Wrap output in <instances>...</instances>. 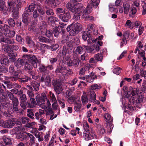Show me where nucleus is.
Segmentation results:
<instances>
[{"instance_id": "1", "label": "nucleus", "mask_w": 146, "mask_h": 146, "mask_svg": "<svg viewBox=\"0 0 146 146\" xmlns=\"http://www.w3.org/2000/svg\"><path fill=\"white\" fill-rule=\"evenodd\" d=\"M100 2V0H91L88 4L86 8L83 11L82 17L86 20H94V17L89 15L93 8H96Z\"/></svg>"}, {"instance_id": "2", "label": "nucleus", "mask_w": 146, "mask_h": 146, "mask_svg": "<svg viewBox=\"0 0 146 146\" xmlns=\"http://www.w3.org/2000/svg\"><path fill=\"white\" fill-rule=\"evenodd\" d=\"M38 12L40 15V18L42 21L46 20L47 16H52L54 14L53 10L52 7L50 8L47 5L42 6L39 3L36 7Z\"/></svg>"}, {"instance_id": "3", "label": "nucleus", "mask_w": 146, "mask_h": 146, "mask_svg": "<svg viewBox=\"0 0 146 146\" xmlns=\"http://www.w3.org/2000/svg\"><path fill=\"white\" fill-rule=\"evenodd\" d=\"M82 26V25L77 22L73 23L67 27L66 31L69 32L70 35L71 36H75L81 31Z\"/></svg>"}, {"instance_id": "4", "label": "nucleus", "mask_w": 146, "mask_h": 146, "mask_svg": "<svg viewBox=\"0 0 146 146\" xmlns=\"http://www.w3.org/2000/svg\"><path fill=\"white\" fill-rule=\"evenodd\" d=\"M73 48L68 42L63 46L62 53L63 57L62 62L66 60L70 59L71 56L70 54L72 53Z\"/></svg>"}, {"instance_id": "5", "label": "nucleus", "mask_w": 146, "mask_h": 146, "mask_svg": "<svg viewBox=\"0 0 146 146\" xmlns=\"http://www.w3.org/2000/svg\"><path fill=\"white\" fill-rule=\"evenodd\" d=\"M22 57L28 60L35 68H37L38 65L40 63V61L34 55L25 54Z\"/></svg>"}, {"instance_id": "6", "label": "nucleus", "mask_w": 146, "mask_h": 146, "mask_svg": "<svg viewBox=\"0 0 146 146\" xmlns=\"http://www.w3.org/2000/svg\"><path fill=\"white\" fill-rule=\"evenodd\" d=\"M8 8L9 11H12L17 8H21L22 4L21 0H8L7 1Z\"/></svg>"}, {"instance_id": "7", "label": "nucleus", "mask_w": 146, "mask_h": 146, "mask_svg": "<svg viewBox=\"0 0 146 146\" xmlns=\"http://www.w3.org/2000/svg\"><path fill=\"white\" fill-rule=\"evenodd\" d=\"M52 84L54 87V90L58 94H60L62 90V83L58 79H54L52 81Z\"/></svg>"}, {"instance_id": "8", "label": "nucleus", "mask_w": 146, "mask_h": 146, "mask_svg": "<svg viewBox=\"0 0 146 146\" xmlns=\"http://www.w3.org/2000/svg\"><path fill=\"white\" fill-rule=\"evenodd\" d=\"M63 62L68 66H72L74 68L77 67L78 66L79 63L80 64L81 63V60L78 58L73 59V60H70V59L66 60Z\"/></svg>"}, {"instance_id": "9", "label": "nucleus", "mask_w": 146, "mask_h": 146, "mask_svg": "<svg viewBox=\"0 0 146 146\" xmlns=\"http://www.w3.org/2000/svg\"><path fill=\"white\" fill-rule=\"evenodd\" d=\"M3 50L4 52L7 53L9 57H13L16 58L17 56V52L12 49L10 47L6 46L5 44H1Z\"/></svg>"}, {"instance_id": "10", "label": "nucleus", "mask_w": 146, "mask_h": 146, "mask_svg": "<svg viewBox=\"0 0 146 146\" xmlns=\"http://www.w3.org/2000/svg\"><path fill=\"white\" fill-rule=\"evenodd\" d=\"M32 15L24 11L22 15V21L23 23L26 26L28 25L31 21Z\"/></svg>"}, {"instance_id": "11", "label": "nucleus", "mask_w": 146, "mask_h": 146, "mask_svg": "<svg viewBox=\"0 0 146 146\" xmlns=\"http://www.w3.org/2000/svg\"><path fill=\"white\" fill-rule=\"evenodd\" d=\"M78 5H79V6H78V5H77L75 6L72 3H68L66 5V7L72 13H75L78 11V10H80L83 8L82 4H78Z\"/></svg>"}, {"instance_id": "12", "label": "nucleus", "mask_w": 146, "mask_h": 146, "mask_svg": "<svg viewBox=\"0 0 146 146\" xmlns=\"http://www.w3.org/2000/svg\"><path fill=\"white\" fill-rule=\"evenodd\" d=\"M10 58H8L7 56H4L2 58L1 60V64L6 66L8 65L9 62H13L16 60L17 59L16 58L12 57H9Z\"/></svg>"}, {"instance_id": "13", "label": "nucleus", "mask_w": 146, "mask_h": 146, "mask_svg": "<svg viewBox=\"0 0 146 146\" xmlns=\"http://www.w3.org/2000/svg\"><path fill=\"white\" fill-rule=\"evenodd\" d=\"M92 31L90 30H88L87 31H83L82 33V38L84 41H86L88 38L87 42L88 43H91L92 41H93L92 38L91 37V33Z\"/></svg>"}, {"instance_id": "14", "label": "nucleus", "mask_w": 146, "mask_h": 146, "mask_svg": "<svg viewBox=\"0 0 146 146\" xmlns=\"http://www.w3.org/2000/svg\"><path fill=\"white\" fill-rule=\"evenodd\" d=\"M48 74H42L40 79L41 82H44L45 84L48 87L51 86V80L50 76Z\"/></svg>"}, {"instance_id": "15", "label": "nucleus", "mask_w": 146, "mask_h": 146, "mask_svg": "<svg viewBox=\"0 0 146 146\" xmlns=\"http://www.w3.org/2000/svg\"><path fill=\"white\" fill-rule=\"evenodd\" d=\"M58 17L62 21L67 22L71 18V16L69 12H65V13L62 15H59Z\"/></svg>"}, {"instance_id": "16", "label": "nucleus", "mask_w": 146, "mask_h": 146, "mask_svg": "<svg viewBox=\"0 0 146 146\" xmlns=\"http://www.w3.org/2000/svg\"><path fill=\"white\" fill-rule=\"evenodd\" d=\"M24 68L25 70L30 75H33L34 74V71L33 70V65L30 63L26 62L25 64Z\"/></svg>"}, {"instance_id": "17", "label": "nucleus", "mask_w": 146, "mask_h": 146, "mask_svg": "<svg viewBox=\"0 0 146 146\" xmlns=\"http://www.w3.org/2000/svg\"><path fill=\"white\" fill-rule=\"evenodd\" d=\"M33 16V20L32 24L33 25H36L38 23V17H39L40 19L41 20L40 18V15L38 12V11H37V8H36V9L33 12V14L32 15V17Z\"/></svg>"}, {"instance_id": "18", "label": "nucleus", "mask_w": 146, "mask_h": 146, "mask_svg": "<svg viewBox=\"0 0 146 146\" xmlns=\"http://www.w3.org/2000/svg\"><path fill=\"white\" fill-rule=\"evenodd\" d=\"M40 72L43 74H49L50 72L46 68V66L43 64L39 63L38 65Z\"/></svg>"}, {"instance_id": "19", "label": "nucleus", "mask_w": 146, "mask_h": 146, "mask_svg": "<svg viewBox=\"0 0 146 146\" xmlns=\"http://www.w3.org/2000/svg\"><path fill=\"white\" fill-rule=\"evenodd\" d=\"M66 67L64 65H60L58 66L55 71L56 74L61 73L62 75H65L66 74Z\"/></svg>"}, {"instance_id": "20", "label": "nucleus", "mask_w": 146, "mask_h": 146, "mask_svg": "<svg viewBox=\"0 0 146 146\" xmlns=\"http://www.w3.org/2000/svg\"><path fill=\"white\" fill-rule=\"evenodd\" d=\"M8 9L5 5V2L3 0H0V11L4 14H6Z\"/></svg>"}, {"instance_id": "21", "label": "nucleus", "mask_w": 146, "mask_h": 146, "mask_svg": "<svg viewBox=\"0 0 146 146\" xmlns=\"http://www.w3.org/2000/svg\"><path fill=\"white\" fill-rule=\"evenodd\" d=\"M137 104L139 103H144L145 101L146 98L143 92H140L139 93L137 94Z\"/></svg>"}, {"instance_id": "22", "label": "nucleus", "mask_w": 146, "mask_h": 146, "mask_svg": "<svg viewBox=\"0 0 146 146\" xmlns=\"http://www.w3.org/2000/svg\"><path fill=\"white\" fill-rule=\"evenodd\" d=\"M35 5L34 3L31 4L28 7L25 8V11L24 12L31 15L33 14V12L35 11Z\"/></svg>"}, {"instance_id": "23", "label": "nucleus", "mask_w": 146, "mask_h": 146, "mask_svg": "<svg viewBox=\"0 0 146 146\" xmlns=\"http://www.w3.org/2000/svg\"><path fill=\"white\" fill-rule=\"evenodd\" d=\"M13 110V108L11 107V108H8L7 110H5L3 112V115L4 116L7 117H11L13 115L12 114L15 112Z\"/></svg>"}, {"instance_id": "24", "label": "nucleus", "mask_w": 146, "mask_h": 146, "mask_svg": "<svg viewBox=\"0 0 146 146\" xmlns=\"http://www.w3.org/2000/svg\"><path fill=\"white\" fill-rule=\"evenodd\" d=\"M88 96L89 101H90L91 102H94L96 101V94H95L94 91H90L88 95Z\"/></svg>"}, {"instance_id": "25", "label": "nucleus", "mask_w": 146, "mask_h": 146, "mask_svg": "<svg viewBox=\"0 0 146 146\" xmlns=\"http://www.w3.org/2000/svg\"><path fill=\"white\" fill-rule=\"evenodd\" d=\"M36 99L37 102L38 104L43 103L45 102V99L47 100L46 95L44 92L42 93L41 94V96L38 98L36 97Z\"/></svg>"}, {"instance_id": "26", "label": "nucleus", "mask_w": 146, "mask_h": 146, "mask_svg": "<svg viewBox=\"0 0 146 146\" xmlns=\"http://www.w3.org/2000/svg\"><path fill=\"white\" fill-rule=\"evenodd\" d=\"M12 108H13L14 110H18V107L19 105V100L17 98L15 97L14 98L12 99Z\"/></svg>"}, {"instance_id": "27", "label": "nucleus", "mask_w": 146, "mask_h": 146, "mask_svg": "<svg viewBox=\"0 0 146 146\" xmlns=\"http://www.w3.org/2000/svg\"><path fill=\"white\" fill-rule=\"evenodd\" d=\"M52 31L53 34L54 36L56 37H58L59 36V33L61 32H63L62 30L60 29L59 28V26L58 25L55 26V27L52 29Z\"/></svg>"}, {"instance_id": "28", "label": "nucleus", "mask_w": 146, "mask_h": 146, "mask_svg": "<svg viewBox=\"0 0 146 146\" xmlns=\"http://www.w3.org/2000/svg\"><path fill=\"white\" fill-rule=\"evenodd\" d=\"M26 43L30 47L33 48L35 46V42L30 36H27L26 37Z\"/></svg>"}, {"instance_id": "29", "label": "nucleus", "mask_w": 146, "mask_h": 146, "mask_svg": "<svg viewBox=\"0 0 146 146\" xmlns=\"http://www.w3.org/2000/svg\"><path fill=\"white\" fill-rule=\"evenodd\" d=\"M80 42L79 39L78 38H74L68 42L73 48L77 45H79Z\"/></svg>"}, {"instance_id": "30", "label": "nucleus", "mask_w": 146, "mask_h": 146, "mask_svg": "<svg viewBox=\"0 0 146 146\" xmlns=\"http://www.w3.org/2000/svg\"><path fill=\"white\" fill-rule=\"evenodd\" d=\"M83 8L80 10L79 9L78 11L74 13L73 19L74 20L77 21L80 19V16L82 15V13L83 11Z\"/></svg>"}, {"instance_id": "31", "label": "nucleus", "mask_w": 146, "mask_h": 146, "mask_svg": "<svg viewBox=\"0 0 146 146\" xmlns=\"http://www.w3.org/2000/svg\"><path fill=\"white\" fill-rule=\"evenodd\" d=\"M48 20L49 23L52 26L54 27L55 26V23L57 21L58 19L56 17L52 16L48 17Z\"/></svg>"}, {"instance_id": "32", "label": "nucleus", "mask_w": 146, "mask_h": 146, "mask_svg": "<svg viewBox=\"0 0 146 146\" xmlns=\"http://www.w3.org/2000/svg\"><path fill=\"white\" fill-rule=\"evenodd\" d=\"M94 134H91L90 132L89 133H83V137L86 141L94 138Z\"/></svg>"}, {"instance_id": "33", "label": "nucleus", "mask_w": 146, "mask_h": 146, "mask_svg": "<svg viewBox=\"0 0 146 146\" xmlns=\"http://www.w3.org/2000/svg\"><path fill=\"white\" fill-rule=\"evenodd\" d=\"M31 84L35 91H38L39 90V87L40 86L39 83L36 81H33L31 83Z\"/></svg>"}, {"instance_id": "34", "label": "nucleus", "mask_w": 146, "mask_h": 146, "mask_svg": "<svg viewBox=\"0 0 146 146\" xmlns=\"http://www.w3.org/2000/svg\"><path fill=\"white\" fill-rule=\"evenodd\" d=\"M15 65L17 68L21 67V66H23L25 64V62L23 59L21 58H18L17 60L14 62Z\"/></svg>"}, {"instance_id": "35", "label": "nucleus", "mask_w": 146, "mask_h": 146, "mask_svg": "<svg viewBox=\"0 0 146 146\" xmlns=\"http://www.w3.org/2000/svg\"><path fill=\"white\" fill-rule=\"evenodd\" d=\"M88 47L86 46L82 45V46H78L76 49V51L79 54H81L84 51L86 50L87 48H88Z\"/></svg>"}, {"instance_id": "36", "label": "nucleus", "mask_w": 146, "mask_h": 146, "mask_svg": "<svg viewBox=\"0 0 146 146\" xmlns=\"http://www.w3.org/2000/svg\"><path fill=\"white\" fill-rule=\"evenodd\" d=\"M18 94L19 95L18 96L19 97L21 102H25L27 100V98L26 95L23 94V91L22 90Z\"/></svg>"}, {"instance_id": "37", "label": "nucleus", "mask_w": 146, "mask_h": 146, "mask_svg": "<svg viewBox=\"0 0 146 146\" xmlns=\"http://www.w3.org/2000/svg\"><path fill=\"white\" fill-rule=\"evenodd\" d=\"M123 6L124 10V13L125 14H127L129 12L130 7L129 3L126 2H124L123 3Z\"/></svg>"}, {"instance_id": "38", "label": "nucleus", "mask_w": 146, "mask_h": 146, "mask_svg": "<svg viewBox=\"0 0 146 146\" xmlns=\"http://www.w3.org/2000/svg\"><path fill=\"white\" fill-rule=\"evenodd\" d=\"M21 8H17L15 9H13L12 11H11L10 12L12 13V15L13 18L15 19H17L19 17V11Z\"/></svg>"}, {"instance_id": "39", "label": "nucleus", "mask_w": 146, "mask_h": 146, "mask_svg": "<svg viewBox=\"0 0 146 146\" xmlns=\"http://www.w3.org/2000/svg\"><path fill=\"white\" fill-rule=\"evenodd\" d=\"M0 105L2 108V110L3 109L5 110H7L8 108H11L10 104L8 102H3L0 103Z\"/></svg>"}, {"instance_id": "40", "label": "nucleus", "mask_w": 146, "mask_h": 146, "mask_svg": "<svg viewBox=\"0 0 146 146\" xmlns=\"http://www.w3.org/2000/svg\"><path fill=\"white\" fill-rule=\"evenodd\" d=\"M2 33H3L4 35H7V33L9 32L10 27L7 25L5 24L3 25L2 27Z\"/></svg>"}, {"instance_id": "41", "label": "nucleus", "mask_w": 146, "mask_h": 146, "mask_svg": "<svg viewBox=\"0 0 146 146\" xmlns=\"http://www.w3.org/2000/svg\"><path fill=\"white\" fill-rule=\"evenodd\" d=\"M97 78V76L94 75L92 72L90 76H88L86 77V80L88 82H91L94 81L95 78Z\"/></svg>"}, {"instance_id": "42", "label": "nucleus", "mask_w": 146, "mask_h": 146, "mask_svg": "<svg viewBox=\"0 0 146 146\" xmlns=\"http://www.w3.org/2000/svg\"><path fill=\"white\" fill-rule=\"evenodd\" d=\"M32 138H34V137L30 133H23L22 140H28Z\"/></svg>"}, {"instance_id": "43", "label": "nucleus", "mask_w": 146, "mask_h": 146, "mask_svg": "<svg viewBox=\"0 0 146 146\" xmlns=\"http://www.w3.org/2000/svg\"><path fill=\"white\" fill-rule=\"evenodd\" d=\"M128 104L134 105L137 107L138 106L137 101V100H135V98L131 96L130 99L129 100Z\"/></svg>"}, {"instance_id": "44", "label": "nucleus", "mask_w": 146, "mask_h": 146, "mask_svg": "<svg viewBox=\"0 0 146 146\" xmlns=\"http://www.w3.org/2000/svg\"><path fill=\"white\" fill-rule=\"evenodd\" d=\"M37 39L40 42H44L46 43H48L50 42V41L49 39L41 36H38L37 38Z\"/></svg>"}, {"instance_id": "45", "label": "nucleus", "mask_w": 146, "mask_h": 146, "mask_svg": "<svg viewBox=\"0 0 146 146\" xmlns=\"http://www.w3.org/2000/svg\"><path fill=\"white\" fill-rule=\"evenodd\" d=\"M82 106V104L80 101L75 102L74 103V110L76 111H78L80 110Z\"/></svg>"}, {"instance_id": "46", "label": "nucleus", "mask_w": 146, "mask_h": 146, "mask_svg": "<svg viewBox=\"0 0 146 146\" xmlns=\"http://www.w3.org/2000/svg\"><path fill=\"white\" fill-rule=\"evenodd\" d=\"M46 2L47 5L51 6L52 8H54L56 6L55 0H46Z\"/></svg>"}, {"instance_id": "47", "label": "nucleus", "mask_w": 146, "mask_h": 146, "mask_svg": "<svg viewBox=\"0 0 146 146\" xmlns=\"http://www.w3.org/2000/svg\"><path fill=\"white\" fill-rule=\"evenodd\" d=\"M27 116L32 119H34V114L33 110L28 109L27 110Z\"/></svg>"}, {"instance_id": "48", "label": "nucleus", "mask_w": 146, "mask_h": 146, "mask_svg": "<svg viewBox=\"0 0 146 146\" xmlns=\"http://www.w3.org/2000/svg\"><path fill=\"white\" fill-rule=\"evenodd\" d=\"M31 79L29 77L26 76H24L19 78V81L21 83H25L27 82L29 80Z\"/></svg>"}, {"instance_id": "49", "label": "nucleus", "mask_w": 146, "mask_h": 146, "mask_svg": "<svg viewBox=\"0 0 146 146\" xmlns=\"http://www.w3.org/2000/svg\"><path fill=\"white\" fill-rule=\"evenodd\" d=\"M46 36L49 38V40L50 41L52 39L53 32L51 30H46L45 33Z\"/></svg>"}, {"instance_id": "50", "label": "nucleus", "mask_w": 146, "mask_h": 146, "mask_svg": "<svg viewBox=\"0 0 146 146\" xmlns=\"http://www.w3.org/2000/svg\"><path fill=\"white\" fill-rule=\"evenodd\" d=\"M122 89L124 91L125 94L129 96L131 94V91L132 89V88L131 87H130L129 88V91L128 88L127 86H124L123 87Z\"/></svg>"}, {"instance_id": "51", "label": "nucleus", "mask_w": 146, "mask_h": 146, "mask_svg": "<svg viewBox=\"0 0 146 146\" xmlns=\"http://www.w3.org/2000/svg\"><path fill=\"white\" fill-rule=\"evenodd\" d=\"M56 13L58 17L60 15H62L66 12L64 8H57L56 9Z\"/></svg>"}, {"instance_id": "52", "label": "nucleus", "mask_w": 146, "mask_h": 146, "mask_svg": "<svg viewBox=\"0 0 146 146\" xmlns=\"http://www.w3.org/2000/svg\"><path fill=\"white\" fill-rule=\"evenodd\" d=\"M42 134V133L41 132L36 133L35 135L36 137L38 138L39 142L42 141L44 140Z\"/></svg>"}, {"instance_id": "53", "label": "nucleus", "mask_w": 146, "mask_h": 146, "mask_svg": "<svg viewBox=\"0 0 146 146\" xmlns=\"http://www.w3.org/2000/svg\"><path fill=\"white\" fill-rule=\"evenodd\" d=\"M103 57L102 54L101 53L100 54L98 53L95 54L94 56V57L96 60L101 62L102 61L103 59Z\"/></svg>"}, {"instance_id": "54", "label": "nucleus", "mask_w": 146, "mask_h": 146, "mask_svg": "<svg viewBox=\"0 0 146 146\" xmlns=\"http://www.w3.org/2000/svg\"><path fill=\"white\" fill-rule=\"evenodd\" d=\"M105 120L108 123L111 122L112 121L111 116L108 113H105L104 115Z\"/></svg>"}, {"instance_id": "55", "label": "nucleus", "mask_w": 146, "mask_h": 146, "mask_svg": "<svg viewBox=\"0 0 146 146\" xmlns=\"http://www.w3.org/2000/svg\"><path fill=\"white\" fill-rule=\"evenodd\" d=\"M7 21L11 27H14L15 25L14 20L12 18H10L8 19L7 20Z\"/></svg>"}, {"instance_id": "56", "label": "nucleus", "mask_w": 146, "mask_h": 146, "mask_svg": "<svg viewBox=\"0 0 146 146\" xmlns=\"http://www.w3.org/2000/svg\"><path fill=\"white\" fill-rule=\"evenodd\" d=\"M8 72V68L2 64H0V72L4 73H7Z\"/></svg>"}, {"instance_id": "57", "label": "nucleus", "mask_w": 146, "mask_h": 146, "mask_svg": "<svg viewBox=\"0 0 146 146\" xmlns=\"http://www.w3.org/2000/svg\"><path fill=\"white\" fill-rule=\"evenodd\" d=\"M48 45L46 44H42L40 45V50L42 52H44L46 49H48Z\"/></svg>"}, {"instance_id": "58", "label": "nucleus", "mask_w": 146, "mask_h": 146, "mask_svg": "<svg viewBox=\"0 0 146 146\" xmlns=\"http://www.w3.org/2000/svg\"><path fill=\"white\" fill-rule=\"evenodd\" d=\"M16 40L21 44L23 43L24 41V39L22 38L20 35H17L16 36Z\"/></svg>"}, {"instance_id": "59", "label": "nucleus", "mask_w": 146, "mask_h": 146, "mask_svg": "<svg viewBox=\"0 0 146 146\" xmlns=\"http://www.w3.org/2000/svg\"><path fill=\"white\" fill-rule=\"evenodd\" d=\"M88 96L86 95H82L81 98V100L83 104L87 103L88 101Z\"/></svg>"}, {"instance_id": "60", "label": "nucleus", "mask_w": 146, "mask_h": 146, "mask_svg": "<svg viewBox=\"0 0 146 146\" xmlns=\"http://www.w3.org/2000/svg\"><path fill=\"white\" fill-rule=\"evenodd\" d=\"M121 69L119 67H117L113 70V73L116 74H119L121 73Z\"/></svg>"}, {"instance_id": "61", "label": "nucleus", "mask_w": 146, "mask_h": 146, "mask_svg": "<svg viewBox=\"0 0 146 146\" xmlns=\"http://www.w3.org/2000/svg\"><path fill=\"white\" fill-rule=\"evenodd\" d=\"M7 33V35H5V36H7L9 37H13L15 35V32L14 31H9V32H8Z\"/></svg>"}, {"instance_id": "62", "label": "nucleus", "mask_w": 146, "mask_h": 146, "mask_svg": "<svg viewBox=\"0 0 146 146\" xmlns=\"http://www.w3.org/2000/svg\"><path fill=\"white\" fill-rule=\"evenodd\" d=\"M3 141L6 145H10L11 144V140L10 139L5 137L3 139Z\"/></svg>"}, {"instance_id": "63", "label": "nucleus", "mask_w": 146, "mask_h": 146, "mask_svg": "<svg viewBox=\"0 0 146 146\" xmlns=\"http://www.w3.org/2000/svg\"><path fill=\"white\" fill-rule=\"evenodd\" d=\"M97 127L101 133L103 134L105 132V129L102 126H100L98 124Z\"/></svg>"}, {"instance_id": "64", "label": "nucleus", "mask_w": 146, "mask_h": 146, "mask_svg": "<svg viewBox=\"0 0 146 146\" xmlns=\"http://www.w3.org/2000/svg\"><path fill=\"white\" fill-rule=\"evenodd\" d=\"M0 102L2 101H5L6 100L7 95L5 93H4L0 96Z\"/></svg>"}]
</instances>
